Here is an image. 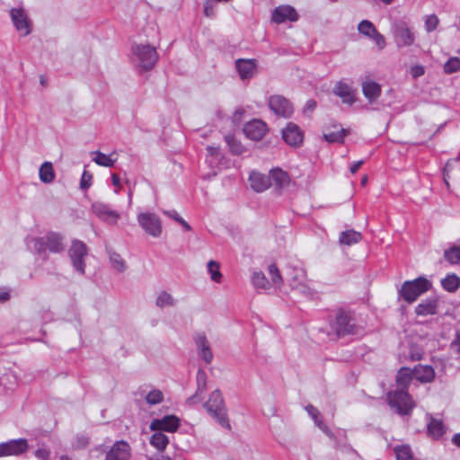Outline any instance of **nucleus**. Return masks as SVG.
I'll return each mask as SVG.
<instances>
[{
	"instance_id": "1",
	"label": "nucleus",
	"mask_w": 460,
	"mask_h": 460,
	"mask_svg": "<svg viewBox=\"0 0 460 460\" xmlns=\"http://www.w3.org/2000/svg\"><path fill=\"white\" fill-rule=\"evenodd\" d=\"M412 369L401 368L396 376L397 389L387 394L388 403L399 414H408L414 407V402L406 389L412 381Z\"/></svg>"
},
{
	"instance_id": "2",
	"label": "nucleus",
	"mask_w": 460,
	"mask_h": 460,
	"mask_svg": "<svg viewBox=\"0 0 460 460\" xmlns=\"http://www.w3.org/2000/svg\"><path fill=\"white\" fill-rule=\"evenodd\" d=\"M203 407L218 425L223 429L231 430L226 407L220 390H214L209 394L208 401L204 402Z\"/></svg>"
},
{
	"instance_id": "3",
	"label": "nucleus",
	"mask_w": 460,
	"mask_h": 460,
	"mask_svg": "<svg viewBox=\"0 0 460 460\" xmlns=\"http://www.w3.org/2000/svg\"><path fill=\"white\" fill-rule=\"evenodd\" d=\"M132 61L144 70H150L158 60L155 49L148 44L132 46Z\"/></svg>"
},
{
	"instance_id": "4",
	"label": "nucleus",
	"mask_w": 460,
	"mask_h": 460,
	"mask_svg": "<svg viewBox=\"0 0 460 460\" xmlns=\"http://www.w3.org/2000/svg\"><path fill=\"white\" fill-rule=\"evenodd\" d=\"M31 248L38 253L49 251L53 253H59L65 251L66 245L64 238L57 233H49L43 237L33 238L31 240Z\"/></svg>"
},
{
	"instance_id": "5",
	"label": "nucleus",
	"mask_w": 460,
	"mask_h": 460,
	"mask_svg": "<svg viewBox=\"0 0 460 460\" xmlns=\"http://www.w3.org/2000/svg\"><path fill=\"white\" fill-rule=\"evenodd\" d=\"M430 288L431 282L424 277H420L413 280L405 281L402 285L400 295L408 303H413Z\"/></svg>"
},
{
	"instance_id": "6",
	"label": "nucleus",
	"mask_w": 460,
	"mask_h": 460,
	"mask_svg": "<svg viewBox=\"0 0 460 460\" xmlns=\"http://www.w3.org/2000/svg\"><path fill=\"white\" fill-rule=\"evenodd\" d=\"M137 220L143 231L154 237L159 238L163 233V226L160 217L152 212H140Z\"/></svg>"
},
{
	"instance_id": "7",
	"label": "nucleus",
	"mask_w": 460,
	"mask_h": 460,
	"mask_svg": "<svg viewBox=\"0 0 460 460\" xmlns=\"http://www.w3.org/2000/svg\"><path fill=\"white\" fill-rule=\"evenodd\" d=\"M392 33L398 48L411 47L415 42L413 30L403 21H397L393 23Z\"/></svg>"
},
{
	"instance_id": "8",
	"label": "nucleus",
	"mask_w": 460,
	"mask_h": 460,
	"mask_svg": "<svg viewBox=\"0 0 460 460\" xmlns=\"http://www.w3.org/2000/svg\"><path fill=\"white\" fill-rule=\"evenodd\" d=\"M87 253V247L84 242L73 240L68 250V255L74 269L82 275L85 272V258Z\"/></svg>"
},
{
	"instance_id": "9",
	"label": "nucleus",
	"mask_w": 460,
	"mask_h": 460,
	"mask_svg": "<svg viewBox=\"0 0 460 460\" xmlns=\"http://www.w3.org/2000/svg\"><path fill=\"white\" fill-rule=\"evenodd\" d=\"M10 17L21 36L25 37L31 32V21L28 12L22 6L13 7L10 10Z\"/></svg>"
},
{
	"instance_id": "10",
	"label": "nucleus",
	"mask_w": 460,
	"mask_h": 460,
	"mask_svg": "<svg viewBox=\"0 0 460 460\" xmlns=\"http://www.w3.org/2000/svg\"><path fill=\"white\" fill-rule=\"evenodd\" d=\"M332 329L338 337H344L358 332V326L354 320L343 311L336 314L335 320L332 323Z\"/></svg>"
},
{
	"instance_id": "11",
	"label": "nucleus",
	"mask_w": 460,
	"mask_h": 460,
	"mask_svg": "<svg viewBox=\"0 0 460 460\" xmlns=\"http://www.w3.org/2000/svg\"><path fill=\"white\" fill-rule=\"evenodd\" d=\"M288 281L293 290L297 291L305 296L312 294L311 288L308 285L305 271L301 268L290 269L288 276Z\"/></svg>"
},
{
	"instance_id": "12",
	"label": "nucleus",
	"mask_w": 460,
	"mask_h": 460,
	"mask_svg": "<svg viewBox=\"0 0 460 460\" xmlns=\"http://www.w3.org/2000/svg\"><path fill=\"white\" fill-rule=\"evenodd\" d=\"M29 448L25 438L12 439L0 444V457L20 456Z\"/></svg>"
},
{
	"instance_id": "13",
	"label": "nucleus",
	"mask_w": 460,
	"mask_h": 460,
	"mask_svg": "<svg viewBox=\"0 0 460 460\" xmlns=\"http://www.w3.org/2000/svg\"><path fill=\"white\" fill-rule=\"evenodd\" d=\"M92 209L98 218L109 225L117 224L119 218V214L116 210L112 209L110 205L102 202L93 203Z\"/></svg>"
},
{
	"instance_id": "14",
	"label": "nucleus",
	"mask_w": 460,
	"mask_h": 460,
	"mask_svg": "<svg viewBox=\"0 0 460 460\" xmlns=\"http://www.w3.org/2000/svg\"><path fill=\"white\" fill-rule=\"evenodd\" d=\"M269 106L279 117L289 118L293 111V106L289 101L283 96L274 95L270 98Z\"/></svg>"
},
{
	"instance_id": "15",
	"label": "nucleus",
	"mask_w": 460,
	"mask_h": 460,
	"mask_svg": "<svg viewBox=\"0 0 460 460\" xmlns=\"http://www.w3.org/2000/svg\"><path fill=\"white\" fill-rule=\"evenodd\" d=\"M131 447L127 441H116L109 450L106 451L105 460H129Z\"/></svg>"
},
{
	"instance_id": "16",
	"label": "nucleus",
	"mask_w": 460,
	"mask_h": 460,
	"mask_svg": "<svg viewBox=\"0 0 460 460\" xmlns=\"http://www.w3.org/2000/svg\"><path fill=\"white\" fill-rule=\"evenodd\" d=\"M298 17L296 9L288 4L277 6L271 13V21L277 24H281L286 22H296Z\"/></svg>"
},
{
	"instance_id": "17",
	"label": "nucleus",
	"mask_w": 460,
	"mask_h": 460,
	"mask_svg": "<svg viewBox=\"0 0 460 460\" xmlns=\"http://www.w3.org/2000/svg\"><path fill=\"white\" fill-rule=\"evenodd\" d=\"M180 425V420L174 415H167L162 419H154L150 423L153 431L174 432Z\"/></svg>"
},
{
	"instance_id": "18",
	"label": "nucleus",
	"mask_w": 460,
	"mask_h": 460,
	"mask_svg": "<svg viewBox=\"0 0 460 460\" xmlns=\"http://www.w3.org/2000/svg\"><path fill=\"white\" fill-rule=\"evenodd\" d=\"M267 125L261 119H253L245 124L243 133L252 140H261L266 134Z\"/></svg>"
},
{
	"instance_id": "19",
	"label": "nucleus",
	"mask_w": 460,
	"mask_h": 460,
	"mask_svg": "<svg viewBox=\"0 0 460 460\" xmlns=\"http://www.w3.org/2000/svg\"><path fill=\"white\" fill-rule=\"evenodd\" d=\"M282 137L288 145L298 146L303 142L304 135L297 125L289 122L282 130Z\"/></svg>"
},
{
	"instance_id": "20",
	"label": "nucleus",
	"mask_w": 460,
	"mask_h": 460,
	"mask_svg": "<svg viewBox=\"0 0 460 460\" xmlns=\"http://www.w3.org/2000/svg\"><path fill=\"white\" fill-rule=\"evenodd\" d=\"M194 341L198 349L199 355L207 363L213 360V353L210 349L209 341L204 332H199L194 337Z\"/></svg>"
},
{
	"instance_id": "21",
	"label": "nucleus",
	"mask_w": 460,
	"mask_h": 460,
	"mask_svg": "<svg viewBox=\"0 0 460 460\" xmlns=\"http://www.w3.org/2000/svg\"><path fill=\"white\" fill-rule=\"evenodd\" d=\"M235 66L242 80L250 79L256 74L254 59H237Z\"/></svg>"
},
{
	"instance_id": "22",
	"label": "nucleus",
	"mask_w": 460,
	"mask_h": 460,
	"mask_svg": "<svg viewBox=\"0 0 460 460\" xmlns=\"http://www.w3.org/2000/svg\"><path fill=\"white\" fill-rule=\"evenodd\" d=\"M333 93L339 96L344 103L352 104L355 102L352 87L344 82H337L333 88Z\"/></svg>"
},
{
	"instance_id": "23",
	"label": "nucleus",
	"mask_w": 460,
	"mask_h": 460,
	"mask_svg": "<svg viewBox=\"0 0 460 460\" xmlns=\"http://www.w3.org/2000/svg\"><path fill=\"white\" fill-rule=\"evenodd\" d=\"M249 181L252 190H254L257 192L264 191L271 184L270 179L268 175L257 172H252L250 174Z\"/></svg>"
},
{
	"instance_id": "24",
	"label": "nucleus",
	"mask_w": 460,
	"mask_h": 460,
	"mask_svg": "<svg viewBox=\"0 0 460 460\" xmlns=\"http://www.w3.org/2000/svg\"><path fill=\"white\" fill-rule=\"evenodd\" d=\"M413 378L422 383L430 382L435 376L434 369L430 366H418L412 369Z\"/></svg>"
},
{
	"instance_id": "25",
	"label": "nucleus",
	"mask_w": 460,
	"mask_h": 460,
	"mask_svg": "<svg viewBox=\"0 0 460 460\" xmlns=\"http://www.w3.org/2000/svg\"><path fill=\"white\" fill-rule=\"evenodd\" d=\"M365 97L370 102L376 101L381 94L380 85L374 81H366L362 84Z\"/></svg>"
},
{
	"instance_id": "26",
	"label": "nucleus",
	"mask_w": 460,
	"mask_h": 460,
	"mask_svg": "<svg viewBox=\"0 0 460 460\" xmlns=\"http://www.w3.org/2000/svg\"><path fill=\"white\" fill-rule=\"evenodd\" d=\"M177 303V299L165 290L160 291L155 298V305L160 309L174 307Z\"/></svg>"
},
{
	"instance_id": "27",
	"label": "nucleus",
	"mask_w": 460,
	"mask_h": 460,
	"mask_svg": "<svg viewBox=\"0 0 460 460\" xmlns=\"http://www.w3.org/2000/svg\"><path fill=\"white\" fill-rule=\"evenodd\" d=\"M428 423V432L430 437L433 438H441L446 432V427L443 424L442 420L435 419L433 417H429Z\"/></svg>"
},
{
	"instance_id": "28",
	"label": "nucleus",
	"mask_w": 460,
	"mask_h": 460,
	"mask_svg": "<svg viewBox=\"0 0 460 460\" xmlns=\"http://www.w3.org/2000/svg\"><path fill=\"white\" fill-rule=\"evenodd\" d=\"M415 313L421 316L435 314L437 313V300L427 299L422 301L416 306Z\"/></svg>"
},
{
	"instance_id": "29",
	"label": "nucleus",
	"mask_w": 460,
	"mask_h": 460,
	"mask_svg": "<svg viewBox=\"0 0 460 460\" xmlns=\"http://www.w3.org/2000/svg\"><path fill=\"white\" fill-rule=\"evenodd\" d=\"M362 234L355 230H346L341 233L339 242L341 244L350 246L361 241Z\"/></svg>"
},
{
	"instance_id": "30",
	"label": "nucleus",
	"mask_w": 460,
	"mask_h": 460,
	"mask_svg": "<svg viewBox=\"0 0 460 460\" xmlns=\"http://www.w3.org/2000/svg\"><path fill=\"white\" fill-rule=\"evenodd\" d=\"M198 388L195 394L188 399L190 404H194L202 399V394L206 385V374L204 371L199 370L197 374Z\"/></svg>"
},
{
	"instance_id": "31",
	"label": "nucleus",
	"mask_w": 460,
	"mask_h": 460,
	"mask_svg": "<svg viewBox=\"0 0 460 460\" xmlns=\"http://www.w3.org/2000/svg\"><path fill=\"white\" fill-rule=\"evenodd\" d=\"M269 177L270 182L272 181L279 188H283L289 183L288 174L281 169L271 170Z\"/></svg>"
},
{
	"instance_id": "32",
	"label": "nucleus",
	"mask_w": 460,
	"mask_h": 460,
	"mask_svg": "<svg viewBox=\"0 0 460 460\" xmlns=\"http://www.w3.org/2000/svg\"><path fill=\"white\" fill-rule=\"evenodd\" d=\"M40 180L44 183H51L55 180V172L50 162H44L39 171Z\"/></svg>"
},
{
	"instance_id": "33",
	"label": "nucleus",
	"mask_w": 460,
	"mask_h": 460,
	"mask_svg": "<svg viewBox=\"0 0 460 460\" xmlns=\"http://www.w3.org/2000/svg\"><path fill=\"white\" fill-rule=\"evenodd\" d=\"M150 444L158 451L163 452L169 444V438L162 431H155L150 438Z\"/></svg>"
},
{
	"instance_id": "34",
	"label": "nucleus",
	"mask_w": 460,
	"mask_h": 460,
	"mask_svg": "<svg viewBox=\"0 0 460 460\" xmlns=\"http://www.w3.org/2000/svg\"><path fill=\"white\" fill-rule=\"evenodd\" d=\"M93 155V161L101 166L112 167L116 162V158L113 157V154L106 155L100 151H95Z\"/></svg>"
},
{
	"instance_id": "35",
	"label": "nucleus",
	"mask_w": 460,
	"mask_h": 460,
	"mask_svg": "<svg viewBox=\"0 0 460 460\" xmlns=\"http://www.w3.org/2000/svg\"><path fill=\"white\" fill-rule=\"evenodd\" d=\"M306 411L308 414L312 417L314 423L317 425V427L323 430L325 434H327L329 437H332V433L327 428V426L319 419L320 412L319 411L314 407L313 405H308L305 407Z\"/></svg>"
},
{
	"instance_id": "36",
	"label": "nucleus",
	"mask_w": 460,
	"mask_h": 460,
	"mask_svg": "<svg viewBox=\"0 0 460 460\" xmlns=\"http://www.w3.org/2000/svg\"><path fill=\"white\" fill-rule=\"evenodd\" d=\"M441 285L447 291L454 292L460 286V279L455 275H448L441 280Z\"/></svg>"
},
{
	"instance_id": "37",
	"label": "nucleus",
	"mask_w": 460,
	"mask_h": 460,
	"mask_svg": "<svg viewBox=\"0 0 460 460\" xmlns=\"http://www.w3.org/2000/svg\"><path fill=\"white\" fill-rule=\"evenodd\" d=\"M252 282L256 288L266 290L270 287V282L261 271H256L252 274Z\"/></svg>"
},
{
	"instance_id": "38",
	"label": "nucleus",
	"mask_w": 460,
	"mask_h": 460,
	"mask_svg": "<svg viewBox=\"0 0 460 460\" xmlns=\"http://www.w3.org/2000/svg\"><path fill=\"white\" fill-rule=\"evenodd\" d=\"M444 257L451 264L460 263V245H455L446 250Z\"/></svg>"
},
{
	"instance_id": "39",
	"label": "nucleus",
	"mask_w": 460,
	"mask_h": 460,
	"mask_svg": "<svg viewBox=\"0 0 460 460\" xmlns=\"http://www.w3.org/2000/svg\"><path fill=\"white\" fill-rule=\"evenodd\" d=\"M145 400L149 405H156L164 401V394L159 389H152L146 394Z\"/></svg>"
},
{
	"instance_id": "40",
	"label": "nucleus",
	"mask_w": 460,
	"mask_h": 460,
	"mask_svg": "<svg viewBox=\"0 0 460 460\" xmlns=\"http://www.w3.org/2000/svg\"><path fill=\"white\" fill-rule=\"evenodd\" d=\"M347 131L344 128H341L337 131H332L323 134V138L329 143H341L343 141Z\"/></svg>"
},
{
	"instance_id": "41",
	"label": "nucleus",
	"mask_w": 460,
	"mask_h": 460,
	"mask_svg": "<svg viewBox=\"0 0 460 460\" xmlns=\"http://www.w3.org/2000/svg\"><path fill=\"white\" fill-rule=\"evenodd\" d=\"M358 30L359 33L370 38L374 33H376L375 25L368 20H363L358 25Z\"/></svg>"
},
{
	"instance_id": "42",
	"label": "nucleus",
	"mask_w": 460,
	"mask_h": 460,
	"mask_svg": "<svg viewBox=\"0 0 460 460\" xmlns=\"http://www.w3.org/2000/svg\"><path fill=\"white\" fill-rule=\"evenodd\" d=\"M208 271L210 274V278L213 281L219 283L222 279V274L219 270V264L215 261H209L208 262Z\"/></svg>"
},
{
	"instance_id": "43",
	"label": "nucleus",
	"mask_w": 460,
	"mask_h": 460,
	"mask_svg": "<svg viewBox=\"0 0 460 460\" xmlns=\"http://www.w3.org/2000/svg\"><path fill=\"white\" fill-rule=\"evenodd\" d=\"M225 138L233 154L241 155L243 152L244 148L243 145L236 140L234 136L227 135Z\"/></svg>"
},
{
	"instance_id": "44",
	"label": "nucleus",
	"mask_w": 460,
	"mask_h": 460,
	"mask_svg": "<svg viewBox=\"0 0 460 460\" xmlns=\"http://www.w3.org/2000/svg\"><path fill=\"white\" fill-rule=\"evenodd\" d=\"M110 261L112 265V268L119 272H123L126 270V263L122 257L116 253L112 252L110 254Z\"/></svg>"
},
{
	"instance_id": "45",
	"label": "nucleus",
	"mask_w": 460,
	"mask_h": 460,
	"mask_svg": "<svg viewBox=\"0 0 460 460\" xmlns=\"http://www.w3.org/2000/svg\"><path fill=\"white\" fill-rule=\"evenodd\" d=\"M269 275L270 276L271 284L277 288L282 284V277L279 269L274 265L270 264L268 268Z\"/></svg>"
},
{
	"instance_id": "46",
	"label": "nucleus",
	"mask_w": 460,
	"mask_h": 460,
	"mask_svg": "<svg viewBox=\"0 0 460 460\" xmlns=\"http://www.w3.org/2000/svg\"><path fill=\"white\" fill-rule=\"evenodd\" d=\"M447 74H452L460 70V59L458 58H449L444 65Z\"/></svg>"
},
{
	"instance_id": "47",
	"label": "nucleus",
	"mask_w": 460,
	"mask_h": 460,
	"mask_svg": "<svg viewBox=\"0 0 460 460\" xmlns=\"http://www.w3.org/2000/svg\"><path fill=\"white\" fill-rule=\"evenodd\" d=\"M438 25V18L435 14L426 16L425 29L428 32L433 31Z\"/></svg>"
},
{
	"instance_id": "48",
	"label": "nucleus",
	"mask_w": 460,
	"mask_h": 460,
	"mask_svg": "<svg viewBox=\"0 0 460 460\" xmlns=\"http://www.w3.org/2000/svg\"><path fill=\"white\" fill-rule=\"evenodd\" d=\"M92 181H93L92 173L84 170L82 174V177H81L80 188L82 190L89 189L90 186L92 185Z\"/></svg>"
},
{
	"instance_id": "49",
	"label": "nucleus",
	"mask_w": 460,
	"mask_h": 460,
	"mask_svg": "<svg viewBox=\"0 0 460 460\" xmlns=\"http://www.w3.org/2000/svg\"><path fill=\"white\" fill-rule=\"evenodd\" d=\"M423 355V350L417 345H411L409 350V357L411 360H420Z\"/></svg>"
},
{
	"instance_id": "50",
	"label": "nucleus",
	"mask_w": 460,
	"mask_h": 460,
	"mask_svg": "<svg viewBox=\"0 0 460 460\" xmlns=\"http://www.w3.org/2000/svg\"><path fill=\"white\" fill-rule=\"evenodd\" d=\"M370 39L375 41L379 49H383L386 45L385 37L379 33L377 30L376 31V33L370 37Z\"/></svg>"
},
{
	"instance_id": "51",
	"label": "nucleus",
	"mask_w": 460,
	"mask_h": 460,
	"mask_svg": "<svg viewBox=\"0 0 460 460\" xmlns=\"http://www.w3.org/2000/svg\"><path fill=\"white\" fill-rule=\"evenodd\" d=\"M450 347L454 352L460 354V329L456 331V338L451 342Z\"/></svg>"
},
{
	"instance_id": "52",
	"label": "nucleus",
	"mask_w": 460,
	"mask_h": 460,
	"mask_svg": "<svg viewBox=\"0 0 460 460\" xmlns=\"http://www.w3.org/2000/svg\"><path fill=\"white\" fill-rule=\"evenodd\" d=\"M425 73V69L422 66L420 65H416V66H411V75L413 78H418L421 75H423Z\"/></svg>"
},
{
	"instance_id": "53",
	"label": "nucleus",
	"mask_w": 460,
	"mask_h": 460,
	"mask_svg": "<svg viewBox=\"0 0 460 460\" xmlns=\"http://www.w3.org/2000/svg\"><path fill=\"white\" fill-rule=\"evenodd\" d=\"M164 214L178 223H180V221L182 219V217L175 210H165L164 211Z\"/></svg>"
},
{
	"instance_id": "54",
	"label": "nucleus",
	"mask_w": 460,
	"mask_h": 460,
	"mask_svg": "<svg viewBox=\"0 0 460 460\" xmlns=\"http://www.w3.org/2000/svg\"><path fill=\"white\" fill-rule=\"evenodd\" d=\"M35 456L38 458L47 460L49 456V452L44 448H40L35 452Z\"/></svg>"
},
{
	"instance_id": "55",
	"label": "nucleus",
	"mask_w": 460,
	"mask_h": 460,
	"mask_svg": "<svg viewBox=\"0 0 460 460\" xmlns=\"http://www.w3.org/2000/svg\"><path fill=\"white\" fill-rule=\"evenodd\" d=\"M111 181H112V184L117 188L115 192L118 193L119 190L121 188L120 179L117 174L113 173V174H111Z\"/></svg>"
},
{
	"instance_id": "56",
	"label": "nucleus",
	"mask_w": 460,
	"mask_h": 460,
	"mask_svg": "<svg viewBox=\"0 0 460 460\" xmlns=\"http://www.w3.org/2000/svg\"><path fill=\"white\" fill-rule=\"evenodd\" d=\"M204 13L206 16L209 17V16H212L213 13H214V11H213V6L210 3L207 2L205 4H204Z\"/></svg>"
},
{
	"instance_id": "57",
	"label": "nucleus",
	"mask_w": 460,
	"mask_h": 460,
	"mask_svg": "<svg viewBox=\"0 0 460 460\" xmlns=\"http://www.w3.org/2000/svg\"><path fill=\"white\" fill-rule=\"evenodd\" d=\"M149 460H171V458L167 456H164L161 451L155 454L153 456L149 457Z\"/></svg>"
},
{
	"instance_id": "58",
	"label": "nucleus",
	"mask_w": 460,
	"mask_h": 460,
	"mask_svg": "<svg viewBox=\"0 0 460 460\" xmlns=\"http://www.w3.org/2000/svg\"><path fill=\"white\" fill-rule=\"evenodd\" d=\"M362 164H363V161L362 160L357 161V162L353 163L350 165V168H349L350 172L352 173H356L359 170V168L361 167Z\"/></svg>"
},
{
	"instance_id": "59",
	"label": "nucleus",
	"mask_w": 460,
	"mask_h": 460,
	"mask_svg": "<svg viewBox=\"0 0 460 460\" xmlns=\"http://www.w3.org/2000/svg\"><path fill=\"white\" fill-rule=\"evenodd\" d=\"M208 153L210 156L217 155H218V148L214 146H208L207 147Z\"/></svg>"
},
{
	"instance_id": "60",
	"label": "nucleus",
	"mask_w": 460,
	"mask_h": 460,
	"mask_svg": "<svg viewBox=\"0 0 460 460\" xmlns=\"http://www.w3.org/2000/svg\"><path fill=\"white\" fill-rule=\"evenodd\" d=\"M10 297V295L6 291H0V302H4L8 300Z\"/></svg>"
},
{
	"instance_id": "61",
	"label": "nucleus",
	"mask_w": 460,
	"mask_h": 460,
	"mask_svg": "<svg viewBox=\"0 0 460 460\" xmlns=\"http://www.w3.org/2000/svg\"><path fill=\"white\" fill-rule=\"evenodd\" d=\"M179 224L181 225L186 231L191 230L190 226L183 218L180 221Z\"/></svg>"
},
{
	"instance_id": "62",
	"label": "nucleus",
	"mask_w": 460,
	"mask_h": 460,
	"mask_svg": "<svg viewBox=\"0 0 460 460\" xmlns=\"http://www.w3.org/2000/svg\"><path fill=\"white\" fill-rule=\"evenodd\" d=\"M453 443L460 447V433L456 434L452 439Z\"/></svg>"
},
{
	"instance_id": "63",
	"label": "nucleus",
	"mask_w": 460,
	"mask_h": 460,
	"mask_svg": "<svg viewBox=\"0 0 460 460\" xmlns=\"http://www.w3.org/2000/svg\"><path fill=\"white\" fill-rule=\"evenodd\" d=\"M306 105L308 109L313 110L315 107V102L308 101Z\"/></svg>"
},
{
	"instance_id": "64",
	"label": "nucleus",
	"mask_w": 460,
	"mask_h": 460,
	"mask_svg": "<svg viewBox=\"0 0 460 460\" xmlns=\"http://www.w3.org/2000/svg\"><path fill=\"white\" fill-rule=\"evenodd\" d=\"M385 4H390L394 2V0H381Z\"/></svg>"
}]
</instances>
